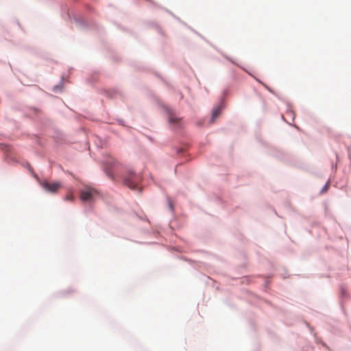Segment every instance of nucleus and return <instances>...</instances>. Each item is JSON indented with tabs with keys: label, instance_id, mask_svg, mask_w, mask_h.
<instances>
[{
	"label": "nucleus",
	"instance_id": "obj_1",
	"mask_svg": "<svg viewBox=\"0 0 351 351\" xmlns=\"http://www.w3.org/2000/svg\"><path fill=\"white\" fill-rule=\"evenodd\" d=\"M141 180L139 175L134 173L133 171H128V176L124 179V184L132 189H136Z\"/></svg>",
	"mask_w": 351,
	"mask_h": 351
},
{
	"label": "nucleus",
	"instance_id": "obj_2",
	"mask_svg": "<svg viewBox=\"0 0 351 351\" xmlns=\"http://www.w3.org/2000/svg\"><path fill=\"white\" fill-rule=\"evenodd\" d=\"M40 186L47 191L52 193H56L62 187L60 182H49L46 180L40 182Z\"/></svg>",
	"mask_w": 351,
	"mask_h": 351
},
{
	"label": "nucleus",
	"instance_id": "obj_3",
	"mask_svg": "<svg viewBox=\"0 0 351 351\" xmlns=\"http://www.w3.org/2000/svg\"><path fill=\"white\" fill-rule=\"evenodd\" d=\"M97 195V192L91 188L82 190L80 193V198L84 202L92 201Z\"/></svg>",
	"mask_w": 351,
	"mask_h": 351
},
{
	"label": "nucleus",
	"instance_id": "obj_4",
	"mask_svg": "<svg viewBox=\"0 0 351 351\" xmlns=\"http://www.w3.org/2000/svg\"><path fill=\"white\" fill-rule=\"evenodd\" d=\"M117 165H118V163L113 158H110L108 161H107V162H106V165H107L106 173L108 174V176L109 177L112 178V172H111V169L116 167V166Z\"/></svg>",
	"mask_w": 351,
	"mask_h": 351
},
{
	"label": "nucleus",
	"instance_id": "obj_5",
	"mask_svg": "<svg viewBox=\"0 0 351 351\" xmlns=\"http://www.w3.org/2000/svg\"><path fill=\"white\" fill-rule=\"evenodd\" d=\"M168 114H169V121L170 123H178L180 119L178 117H176V114H173L172 112L169 111Z\"/></svg>",
	"mask_w": 351,
	"mask_h": 351
},
{
	"label": "nucleus",
	"instance_id": "obj_6",
	"mask_svg": "<svg viewBox=\"0 0 351 351\" xmlns=\"http://www.w3.org/2000/svg\"><path fill=\"white\" fill-rule=\"evenodd\" d=\"M220 113H221V108L220 107H217L216 108H215L213 111L211 121L213 122L215 121V119L219 115Z\"/></svg>",
	"mask_w": 351,
	"mask_h": 351
},
{
	"label": "nucleus",
	"instance_id": "obj_7",
	"mask_svg": "<svg viewBox=\"0 0 351 351\" xmlns=\"http://www.w3.org/2000/svg\"><path fill=\"white\" fill-rule=\"evenodd\" d=\"M65 199H66V200H71V201H72V200L73 199V195H72V194L69 193V194H68V195L66 196Z\"/></svg>",
	"mask_w": 351,
	"mask_h": 351
},
{
	"label": "nucleus",
	"instance_id": "obj_8",
	"mask_svg": "<svg viewBox=\"0 0 351 351\" xmlns=\"http://www.w3.org/2000/svg\"><path fill=\"white\" fill-rule=\"evenodd\" d=\"M330 186V183L329 182H327L326 184L324 186V188L322 189V191L324 192V191H326L328 189V187Z\"/></svg>",
	"mask_w": 351,
	"mask_h": 351
}]
</instances>
